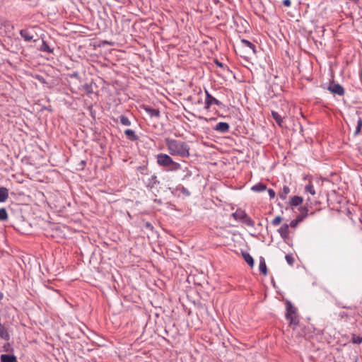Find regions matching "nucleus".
I'll use <instances>...</instances> for the list:
<instances>
[{
  "mask_svg": "<svg viewBox=\"0 0 362 362\" xmlns=\"http://www.w3.org/2000/svg\"><path fill=\"white\" fill-rule=\"evenodd\" d=\"M167 168H168V170L177 171L180 169H181V165L172 160L170 165H168Z\"/></svg>",
  "mask_w": 362,
  "mask_h": 362,
  "instance_id": "b1692460",
  "label": "nucleus"
},
{
  "mask_svg": "<svg viewBox=\"0 0 362 362\" xmlns=\"http://www.w3.org/2000/svg\"><path fill=\"white\" fill-rule=\"evenodd\" d=\"M351 341L354 344H361L362 342V336H358L356 334H353L351 337Z\"/></svg>",
  "mask_w": 362,
  "mask_h": 362,
  "instance_id": "7c9ffc66",
  "label": "nucleus"
},
{
  "mask_svg": "<svg viewBox=\"0 0 362 362\" xmlns=\"http://www.w3.org/2000/svg\"><path fill=\"white\" fill-rule=\"evenodd\" d=\"M283 4H284V6H285L286 7H289L291 5V0H284Z\"/></svg>",
  "mask_w": 362,
  "mask_h": 362,
  "instance_id": "37998d69",
  "label": "nucleus"
},
{
  "mask_svg": "<svg viewBox=\"0 0 362 362\" xmlns=\"http://www.w3.org/2000/svg\"><path fill=\"white\" fill-rule=\"evenodd\" d=\"M142 180L144 182L146 186L149 188H153L156 184L159 183V181L157 180V177L154 174L151 175L146 180L144 177H143Z\"/></svg>",
  "mask_w": 362,
  "mask_h": 362,
  "instance_id": "6e6552de",
  "label": "nucleus"
},
{
  "mask_svg": "<svg viewBox=\"0 0 362 362\" xmlns=\"http://www.w3.org/2000/svg\"><path fill=\"white\" fill-rule=\"evenodd\" d=\"M267 186L266 185L259 182L254 186L252 187V190L257 192H260L266 190Z\"/></svg>",
  "mask_w": 362,
  "mask_h": 362,
  "instance_id": "4be33fe9",
  "label": "nucleus"
},
{
  "mask_svg": "<svg viewBox=\"0 0 362 362\" xmlns=\"http://www.w3.org/2000/svg\"><path fill=\"white\" fill-rule=\"evenodd\" d=\"M124 134L127 137L128 139L132 141H135L139 139L138 136L136 134L135 132L132 129H128L124 131Z\"/></svg>",
  "mask_w": 362,
  "mask_h": 362,
  "instance_id": "dca6fc26",
  "label": "nucleus"
},
{
  "mask_svg": "<svg viewBox=\"0 0 362 362\" xmlns=\"http://www.w3.org/2000/svg\"><path fill=\"white\" fill-rule=\"evenodd\" d=\"M278 232L282 238H287L289 235V225L287 223L283 224L278 230Z\"/></svg>",
  "mask_w": 362,
  "mask_h": 362,
  "instance_id": "ddd939ff",
  "label": "nucleus"
},
{
  "mask_svg": "<svg viewBox=\"0 0 362 362\" xmlns=\"http://www.w3.org/2000/svg\"><path fill=\"white\" fill-rule=\"evenodd\" d=\"M20 35L26 42H31L33 40L34 35L33 34V31L29 29L21 30Z\"/></svg>",
  "mask_w": 362,
  "mask_h": 362,
  "instance_id": "1a4fd4ad",
  "label": "nucleus"
},
{
  "mask_svg": "<svg viewBox=\"0 0 362 362\" xmlns=\"http://www.w3.org/2000/svg\"><path fill=\"white\" fill-rule=\"evenodd\" d=\"M2 25L4 26L6 35L8 37H11L13 35V25L8 21L4 22Z\"/></svg>",
  "mask_w": 362,
  "mask_h": 362,
  "instance_id": "f8f14e48",
  "label": "nucleus"
},
{
  "mask_svg": "<svg viewBox=\"0 0 362 362\" xmlns=\"http://www.w3.org/2000/svg\"><path fill=\"white\" fill-rule=\"evenodd\" d=\"M12 334L13 331L11 329L6 328L4 326L1 325V339L9 341Z\"/></svg>",
  "mask_w": 362,
  "mask_h": 362,
  "instance_id": "9b49d317",
  "label": "nucleus"
},
{
  "mask_svg": "<svg viewBox=\"0 0 362 362\" xmlns=\"http://www.w3.org/2000/svg\"><path fill=\"white\" fill-rule=\"evenodd\" d=\"M144 110L151 117H160V111L157 109H154L151 107L146 106V107H144Z\"/></svg>",
  "mask_w": 362,
  "mask_h": 362,
  "instance_id": "2eb2a0df",
  "label": "nucleus"
},
{
  "mask_svg": "<svg viewBox=\"0 0 362 362\" xmlns=\"http://www.w3.org/2000/svg\"><path fill=\"white\" fill-rule=\"evenodd\" d=\"M83 88L88 95L92 94L93 92L92 83H86L85 85H83Z\"/></svg>",
  "mask_w": 362,
  "mask_h": 362,
  "instance_id": "c85d7f7f",
  "label": "nucleus"
},
{
  "mask_svg": "<svg viewBox=\"0 0 362 362\" xmlns=\"http://www.w3.org/2000/svg\"><path fill=\"white\" fill-rule=\"evenodd\" d=\"M272 116L278 125L281 127L283 122V118L276 111H272Z\"/></svg>",
  "mask_w": 362,
  "mask_h": 362,
  "instance_id": "5701e85b",
  "label": "nucleus"
},
{
  "mask_svg": "<svg viewBox=\"0 0 362 362\" xmlns=\"http://www.w3.org/2000/svg\"><path fill=\"white\" fill-rule=\"evenodd\" d=\"M339 317H340L341 320H343V319H347L348 318V314L345 312H340L339 314Z\"/></svg>",
  "mask_w": 362,
  "mask_h": 362,
  "instance_id": "58836bf2",
  "label": "nucleus"
},
{
  "mask_svg": "<svg viewBox=\"0 0 362 362\" xmlns=\"http://www.w3.org/2000/svg\"><path fill=\"white\" fill-rule=\"evenodd\" d=\"M242 256L250 267H252L254 266L255 262L253 257L249 253L243 252Z\"/></svg>",
  "mask_w": 362,
  "mask_h": 362,
  "instance_id": "f3484780",
  "label": "nucleus"
},
{
  "mask_svg": "<svg viewBox=\"0 0 362 362\" xmlns=\"http://www.w3.org/2000/svg\"><path fill=\"white\" fill-rule=\"evenodd\" d=\"M232 216L237 221H240L247 226L254 227L255 221H252L245 213L244 210L240 209H237L232 214Z\"/></svg>",
  "mask_w": 362,
  "mask_h": 362,
  "instance_id": "f03ea898",
  "label": "nucleus"
},
{
  "mask_svg": "<svg viewBox=\"0 0 362 362\" xmlns=\"http://www.w3.org/2000/svg\"><path fill=\"white\" fill-rule=\"evenodd\" d=\"M138 170L140 171L141 173L146 174V175H148V174L147 173L148 169L146 167L141 166L138 168Z\"/></svg>",
  "mask_w": 362,
  "mask_h": 362,
  "instance_id": "4c0bfd02",
  "label": "nucleus"
},
{
  "mask_svg": "<svg viewBox=\"0 0 362 362\" xmlns=\"http://www.w3.org/2000/svg\"><path fill=\"white\" fill-rule=\"evenodd\" d=\"M8 218L7 212L5 209L1 208V221L6 220Z\"/></svg>",
  "mask_w": 362,
  "mask_h": 362,
  "instance_id": "e433bc0d",
  "label": "nucleus"
},
{
  "mask_svg": "<svg viewBox=\"0 0 362 362\" xmlns=\"http://www.w3.org/2000/svg\"><path fill=\"white\" fill-rule=\"evenodd\" d=\"M215 63L219 67H223V64L221 62H218V60H216Z\"/></svg>",
  "mask_w": 362,
  "mask_h": 362,
  "instance_id": "c03bdc74",
  "label": "nucleus"
},
{
  "mask_svg": "<svg viewBox=\"0 0 362 362\" xmlns=\"http://www.w3.org/2000/svg\"><path fill=\"white\" fill-rule=\"evenodd\" d=\"M308 216V209L305 207H302L300 209V214L297 216V218L294 220H292L290 223L289 226L291 228H295L298 226V224L303 221V220Z\"/></svg>",
  "mask_w": 362,
  "mask_h": 362,
  "instance_id": "423d86ee",
  "label": "nucleus"
},
{
  "mask_svg": "<svg viewBox=\"0 0 362 362\" xmlns=\"http://www.w3.org/2000/svg\"><path fill=\"white\" fill-rule=\"evenodd\" d=\"M285 259L287 262V263L290 265V266H293V264H294V262H295V259L293 257V256L292 255V254H287L286 256H285Z\"/></svg>",
  "mask_w": 362,
  "mask_h": 362,
  "instance_id": "c756f323",
  "label": "nucleus"
},
{
  "mask_svg": "<svg viewBox=\"0 0 362 362\" xmlns=\"http://www.w3.org/2000/svg\"><path fill=\"white\" fill-rule=\"evenodd\" d=\"M165 143L170 155L173 156H179L183 158L189 157L190 146L187 142L166 138L165 139Z\"/></svg>",
  "mask_w": 362,
  "mask_h": 362,
  "instance_id": "f257e3e1",
  "label": "nucleus"
},
{
  "mask_svg": "<svg viewBox=\"0 0 362 362\" xmlns=\"http://www.w3.org/2000/svg\"><path fill=\"white\" fill-rule=\"evenodd\" d=\"M214 129L218 132L226 133L230 129V125L227 122H221L216 124Z\"/></svg>",
  "mask_w": 362,
  "mask_h": 362,
  "instance_id": "9d476101",
  "label": "nucleus"
},
{
  "mask_svg": "<svg viewBox=\"0 0 362 362\" xmlns=\"http://www.w3.org/2000/svg\"><path fill=\"white\" fill-rule=\"evenodd\" d=\"M206 93V99H205V109L208 110L210 108V107L214 104L216 105L218 107H222L223 103L219 101L218 100L216 99L214 97H213L207 90H205Z\"/></svg>",
  "mask_w": 362,
  "mask_h": 362,
  "instance_id": "20e7f679",
  "label": "nucleus"
},
{
  "mask_svg": "<svg viewBox=\"0 0 362 362\" xmlns=\"http://www.w3.org/2000/svg\"><path fill=\"white\" fill-rule=\"evenodd\" d=\"M286 318L289 321L291 325L294 326L298 325L299 322L296 315V308L289 301L286 303Z\"/></svg>",
  "mask_w": 362,
  "mask_h": 362,
  "instance_id": "7ed1b4c3",
  "label": "nucleus"
},
{
  "mask_svg": "<svg viewBox=\"0 0 362 362\" xmlns=\"http://www.w3.org/2000/svg\"><path fill=\"white\" fill-rule=\"evenodd\" d=\"M303 202V198L299 196H293L290 199V204L291 206H298Z\"/></svg>",
  "mask_w": 362,
  "mask_h": 362,
  "instance_id": "aec40b11",
  "label": "nucleus"
},
{
  "mask_svg": "<svg viewBox=\"0 0 362 362\" xmlns=\"http://www.w3.org/2000/svg\"><path fill=\"white\" fill-rule=\"evenodd\" d=\"M241 45L243 47H247L250 49H251L253 53L256 52L255 45L253 43H252L251 42H250L249 40H245V39L241 40Z\"/></svg>",
  "mask_w": 362,
  "mask_h": 362,
  "instance_id": "6ab92c4d",
  "label": "nucleus"
},
{
  "mask_svg": "<svg viewBox=\"0 0 362 362\" xmlns=\"http://www.w3.org/2000/svg\"><path fill=\"white\" fill-rule=\"evenodd\" d=\"M281 221L282 218L280 216H277L272 220V224L274 226H277L281 223Z\"/></svg>",
  "mask_w": 362,
  "mask_h": 362,
  "instance_id": "473e14b6",
  "label": "nucleus"
},
{
  "mask_svg": "<svg viewBox=\"0 0 362 362\" xmlns=\"http://www.w3.org/2000/svg\"><path fill=\"white\" fill-rule=\"evenodd\" d=\"M157 163L162 167L167 168L170 165L173 158L168 154L159 153L156 156Z\"/></svg>",
  "mask_w": 362,
  "mask_h": 362,
  "instance_id": "39448f33",
  "label": "nucleus"
},
{
  "mask_svg": "<svg viewBox=\"0 0 362 362\" xmlns=\"http://www.w3.org/2000/svg\"><path fill=\"white\" fill-rule=\"evenodd\" d=\"M70 77H71V78H76V79H79V78H80L79 74H78V72H77V71H74V72H73V73L70 75Z\"/></svg>",
  "mask_w": 362,
  "mask_h": 362,
  "instance_id": "79ce46f5",
  "label": "nucleus"
},
{
  "mask_svg": "<svg viewBox=\"0 0 362 362\" xmlns=\"http://www.w3.org/2000/svg\"><path fill=\"white\" fill-rule=\"evenodd\" d=\"M305 190L306 192H308L312 195L315 194V190L314 189V186L312 184V182H310L305 186Z\"/></svg>",
  "mask_w": 362,
  "mask_h": 362,
  "instance_id": "bb28decb",
  "label": "nucleus"
},
{
  "mask_svg": "<svg viewBox=\"0 0 362 362\" xmlns=\"http://www.w3.org/2000/svg\"><path fill=\"white\" fill-rule=\"evenodd\" d=\"M144 228H146V230H148L150 231L153 230V226L150 222H145L144 224Z\"/></svg>",
  "mask_w": 362,
  "mask_h": 362,
  "instance_id": "c9c22d12",
  "label": "nucleus"
},
{
  "mask_svg": "<svg viewBox=\"0 0 362 362\" xmlns=\"http://www.w3.org/2000/svg\"><path fill=\"white\" fill-rule=\"evenodd\" d=\"M119 120H120V122L124 125V126H130L131 125V122L130 120L128 119L127 117L124 116V115H121L119 117Z\"/></svg>",
  "mask_w": 362,
  "mask_h": 362,
  "instance_id": "cd10ccee",
  "label": "nucleus"
},
{
  "mask_svg": "<svg viewBox=\"0 0 362 362\" xmlns=\"http://www.w3.org/2000/svg\"><path fill=\"white\" fill-rule=\"evenodd\" d=\"M259 269L261 273L264 276L267 274V268L264 257H261L259 259Z\"/></svg>",
  "mask_w": 362,
  "mask_h": 362,
  "instance_id": "a211bd4d",
  "label": "nucleus"
},
{
  "mask_svg": "<svg viewBox=\"0 0 362 362\" xmlns=\"http://www.w3.org/2000/svg\"><path fill=\"white\" fill-rule=\"evenodd\" d=\"M191 175H192L191 172H188L185 177L191 176Z\"/></svg>",
  "mask_w": 362,
  "mask_h": 362,
  "instance_id": "a18cd8bd",
  "label": "nucleus"
},
{
  "mask_svg": "<svg viewBox=\"0 0 362 362\" xmlns=\"http://www.w3.org/2000/svg\"><path fill=\"white\" fill-rule=\"evenodd\" d=\"M8 196V189L5 187H1V202H4Z\"/></svg>",
  "mask_w": 362,
  "mask_h": 362,
  "instance_id": "2f4dec72",
  "label": "nucleus"
},
{
  "mask_svg": "<svg viewBox=\"0 0 362 362\" xmlns=\"http://www.w3.org/2000/svg\"><path fill=\"white\" fill-rule=\"evenodd\" d=\"M1 362H18L13 353L1 354Z\"/></svg>",
  "mask_w": 362,
  "mask_h": 362,
  "instance_id": "4468645a",
  "label": "nucleus"
},
{
  "mask_svg": "<svg viewBox=\"0 0 362 362\" xmlns=\"http://www.w3.org/2000/svg\"><path fill=\"white\" fill-rule=\"evenodd\" d=\"M328 90L331 93L340 96L344 95L345 92L344 88L340 84L334 83H332L329 86Z\"/></svg>",
  "mask_w": 362,
  "mask_h": 362,
  "instance_id": "0eeeda50",
  "label": "nucleus"
},
{
  "mask_svg": "<svg viewBox=\"0 0 362 362\" xmlns=\"http://www.w3.org/2000/svg\"><path fill=\"white\" fill-rule=\"evenodd\" d=\"M268 194L271 199H274L275 197L276 193L272 189H268Z\"/></svg>",
  "mask_w": 362,
  "mask_h": 362,
  "instance_id": "a19ab883",
  "label": "nucleus"
},
{
  "mask_svg": "<svg viewBox=\"0 0 362 362\" xmlns=\"http://www.w3.org/2000/svg\"><path fill=\"white\" fill-rule=\"evenodd\" d=\"M290 192V189L288 186H284L283 189L279 192L280 198L284 200L286 198V195Z\"/></svg>",
  "mask_w": 362,
  "mask_h": 362,
  "instance_id": "393cba45",
  "label": "nucleus"
},
{
  "mask_svg": "<svg viewBox=\"0 0 362 362\" xmlns=\"http://www.w3.org/2000/svg\"><path fill=\"white\" fill-rule=\"evenodd\" d=\"M34 78H35V79H37V80L39 82H40L41 83H43V84L47 83V82H46V81H45V78H44L42 76H41V75L36 74V75L34 76Z\"/></svg>",
  "mask_w": 362,
  "mask_h": 362,
  "instance_id": "72a5a7b5",
  "label": "nucleus"
},
{
  "mask_svg": "<svg viewBox=\"0 0 362 362\" xmlns=\"http://www.w3.org/2000/svg\"><path fill=\"white\" fill-rule=\"evenodd\" d=\"M40 50L47 53H52L53 52V49L50 48L48 44L44 40H42V43L40 47Z\"/></svg>",
  "mask_w": 362,
  "mask_h": 362,
  "instance_id": "a878e982",
  "label": "nucleus"
},
{
  "mask_svg": "<svg viewBox=\"0 0 362 362\" xmlns=\"http://www.w3.org/2000/svg\"><path fill=\"white\" fill-rule=\"evenodd\" d=\"M337 305L339 308H345V309H352V307L351 306H346L345 305H344L343 303H340V302H338L337 303Z\"/></svg>",
  "mask_w": 362,
  "mask_h": 362,
  "instance_id": "ea45409f",
  "label": "nucleus"
},
{
  "mask_svg": "<svg viewBox=\"0 0 362 362\" xmlns=\"http://www.w3.org/2000/svg\"><path fill=\"white\" fill-rule=\"evenodd\" d=\"M361 127H362V120L361 118H359L358 120L357 127H356V129L355 131V134H357L361 131Z\"/></svg>",
  "mask_w": 362,
  "mask_h": 362,
  "instance_id": "f704fd0d",
  "label": "nucleus"
},
{
  "mask_svg": "<svg viewBox=\"0 0 362 362\" xmlns=\"http://www.w3.org/2000/svg\"><path fill=\"white\" fill-rule=\"evenodd\" d=\"M2 351L6 352V354H11L14 352V349L13 347V343L9 341L4 344L2 346Z\"/></svg>",
  "mask_w": 362,
  "mask_h": 362,
  "instance_id": "412c9836",
  "label": "nucleus"
}]
</instances>
